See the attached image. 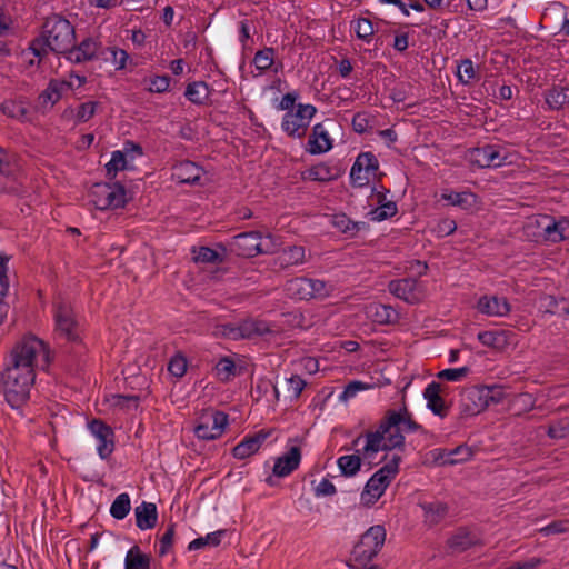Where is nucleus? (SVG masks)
<instances>
[{
	"label": "nucleus",
	"mask_w": 569,
	"mask_h": 569,
	"mask_svg": "<svg viewBox=\"0 0 569 569\" xmlns=\"http://www.w3.org/2000/svg\"><path fill=\"white\" fill-rule=\"evenodd\" d=\"M36 337L17 345L10 356V363L1 373L4 398L11 408L18 409L30 398V390L36 382Z\"/></svg>",
	"instance_id": "obj_1"
},
{
	"label": "nucleus",
	"mask_w": 569,
	"mask_h": 569,
	"mask_svg": "<svg viewBox=\"0 0 569 569\" xmlns=\"http://www.w3.org/2000/svg\"><path fill=\"white\" fill-rule=\"evenodd\" d=\"M403 431L427 433V430L413 420L412 415H407V418H403L400 413H396V410L388 409L377 430L366 431V445L362 449L363 458L372 460L379 451L393 449L403 451L406 440Z\"/></svg>",
	"instance_id": "obj_2"
},
{
	"label": "nucleus",
	"mask_w": 569,
	"mask_h": 569,
	"mask_svg": "<svg viewBox=\"0 0 569 569\" xmlns=\"http://www.w3.org/2000/svg\"><path fill=\"white\" fill-rule=\"evenodd\" d=\"M40 40L42 43L38 48V64L48 51L66 56L69 49H72V43L76 41V31L69 20L59 14H52L41 26L38 44Z\"/></svg>",
	"instance_id": "obj_3"
},
{
	"label": "nucleus",
	"mask_w": 569,
	"mask_h": 569,
	"mask_svg": "<svg viewBox=\"0 0 569 569\" xmlns=\"http://www.w3.org/2000/svg\"><path fill=\"white\" fill-rule=\"evenodd\" d=\"M386 540V529L383 526H371L360 540L353 546L351 551L352 566L369 567L370 561L378 556Z\"/></svg>",
	"instance_id": "obj_4"
},
{
	"label": "nucleus",
	"mask_w": 569,
	"mask_h": 569,
	"mask_svg": "<svg viewBox=\"0 0 569 569\" xmlns=\"http://www.w3.org/2000/svg\"><path fill=\"white\" fill-rule=\"evenodd\" d=\"M89 198L98 210L123 208L127 203L126 189L120 182L94 183L89 191Z\"/></svg>",
	"instance_id": "obj_5"
},
{
	"label": "nucleus",
	"mask_w": 569,
	"mask_h": 569,
	"mask_svg": "<svg viewBox=\"0 0 569 569\" xmlns=\"http://www.w3.org/2000/svg\"><path fill=\"white\" fill-rule=\"evenodd\" d=\"M228 250L242 258H252L262 253L261 234L258 231H248L234 236L228 242Z\"/></svg>",
	"instance_id": "obj_6"
},
{
	"label": "nucleus",
	"mask_w": 569,
	"mask_h": 569,
	"mask_svg": "<svg viewBox=\"0 0 569 569\" xmlns=\"http://www.w3.org/2000/svg\"><path fill=\"white\" fill-rule=\"evenodd\" d=\"M379 169V161L372 152H361L350 171V180L353 187H365L369 183L370 174Z\"/></svg>",
	"instance_id": "obj_7"
},
{
	"label": "nucleus",
	"mask_w": 569,
	"mask_h": 569,
	"mask_svg": "<svg viewBox=\"0 0 569 569\" xmlns=\"http://www.w3.org/2000/svg\"><path fill=\"white\" fill-rule=\"evenodd\" d=\"M388 290L410 305L418 303L422 298V290L418 280L411 277L391 280L388 283Z\"/></svg>",
	"instance_id": "obj_8"
},
{
	"label": "nucleus",
	"mask_w": 569,
	"mask_h": 569,
	"mask_svg": "<svg viewBox=\"0 0 569 569\" xmlns=\"http://www.w3.org/2000/svg\"><path fill=\"white\" fill-rule=\"evenodd\" d=\"M88 428L91 433L99 440L97 450L100 458H109L114 450V433L112 428L101 419H92L88 423Z\"/></svg>",
	"instance_id": "obj_9"
},
{
	"label": "nucleus",
	"mask_w": 569,
	"mask_h": 569,
	"mask_svg": "<svg viewBox=\"0 0 569 569\" xmlns=\"http://www.w3.org/2000/svg\"><path fill=\"white\" fill-rule=\"evenodd\" d=\"M103 47L93 38L83 39L78 46L76 41L72 43V49L66 53V58L72 63H82L84 61H92L101 56Z\"/></svg>",
	"instance_id": "obj_10"
},
{
	"label": "nucleus",
	"mask_w": 569,
	"mask_h": 569,
	"mask_svg": "<svg viewBox=\"0 0 569 569\" xmlns=\"http://www.w3.org/2000/svg\"><path fill=\"white\" fill-rule=\"evenodd\" d=\"M345 173V168L340 161L319 162L302 172V179L311 181L328 182L337 180Z\"/></svg>",
	"instance_id": "obj_11"
},
{
	"label": "nucleus",
	"mask_w": 569,
	"mask_h": 569,
	"mask_svg": "<svg viewBox=\"0 0 569 569\" xmlns=\"http://www.w3.org/2000/svg\"><path fill=\"white\" fill-rule=\"evenodd\" d=\"M461 411L467 416H476L488 408L482 386H471L461 392Z\"/></svg>",
	"instance_id": "obj_12"
},
{
	"label": "nucleus",
	"mask_w": 569,
	"mask_h": 569,
	"mask_svg": "<svg viewBox=\"0 0 569 569\" xmlns=\"http://www.w3.org/2000/svg\"><path fill=\"white\" fill-rule=\"evenodd\" d=\"M470 162L479 168L500 167L506 157H502L498 146L485 144L469 150Z\"/></svg>",
	"instance_id": "obj_13"
},
{
	"label": "nucleus",
	"mask_w": 569,
	"mask_h": 569,
	"mask_svg": "<svg viewBox=\"0 0 569 569\" xmlns=\"http://www.w3.org/2000/svg\"><path fill=\"white\" fill-rule=\"evenodd\" d=\"M228 425V415L223 411H216L207 422H201L194 428V433L202 440H214L219 438Z\"/></svg>",
	"instance_id": "obj_14"
},
{
	"label": "nucleus",
	"mask_w": 569,
	"mask_h": 569,
	"mask_svg": "<svg viewBox=\"0 0 569 569\" xmlns=\"http://www.w3.org/2000/svg\"><path fill=\"white\" fill-rule=\"evenodd\" d=\"M54 319L57 329L63 333L69 341L77 342L79 340V335L76 332L78 323L71 308L59 305L54 313Z\"/></svg>",
	"instance_id": "obj_15"
},
{
	"label": "nucleus",
	"mask_w": 569,
	"mask_h": 569,
	"mask_svg": "<svg viewBox=\"0 0 569 569\" xmlns=\"http://www.w3.org/2000/svg\"><path fill=\"white\" fill-rule=\"evenodd\" d=\"M272 430L262 429L252 436H247L233 449L232 455L237 459H246L256 453L266 439L271 435Z\"/></svg>",
	"instance_id": "obj_16"
},
{
	"label": "nucleus",
	"mask_w": 569,
	"mask_h": 569,
	"mask_svg": "<svg viewBox=\"0 0 569 569\" xmlns=\"http://www.w3.org/2000/svg\"><path fill=\"white\" fill-rule=\"evenodd\" d=\"M71 89V82L51 79L47 88L38 96V101L43 109L52 108L62 98L63 93Z\"/></svg>",
	"instance_id": "obj_17"
},
{
	"label": "nucleus",
	"mask_w": 569,
	"mask_h": 569,
	"mask_svg": "<svg viewBox=\"0 0 569 569\" xmlns=\"http://www.w3.org/2000/svg\"><path fill=\"white\" fill-rule=\"evenodd\" d=\"M300 461L301 449L293 446L284 455L276 459L272 473L280 478L287 477L299 467Z\"/></svg>",
	"instance_id": "obj_18"
},
{
	"label": "nucleus",
	"mask_w": 569,
	"mask_h": 569,
	"mask_svg": "<svg viewBox=\"0 0 569 569\" xmlns=\"http://www.w3.org/2000/svg\"><path fill=\"white\" fill-rule=\"evenodd\" d=\"M1 110L8 117L22 122H31L36 112V108L32 103L21 98L2 102Z\"/></svg>",
	"instance_id": "obj_19"
},
{
	"label": "nucleus",
	"mask_w": 569,
	"mask_h": 569,
	"mask_svg": "<svg viewBox=\"0 0 569 569\" xmlns=\"http://www.w3.org/2000/svg\"><path fill=\"white\" fill-rule=\"evenodd\" d=\"M332 139L322 123H317L308 140V152L311 154H321L332 149Z\"/></svg>",
	"instance_id": "obj_20"
},
{
	"label": "nucleus",
	"mask_w": 569,
	"mask_h": 569,
	"mask_svg": "<svg viewBox=\"0 0 569 569\" xmlns=\"http://www.w3.org/2000/svg\"><path fill=\"white\" fill-rule=\"evenodd\" d=\"M477 309L487 316L502 317L510 312V303L506 298L482 296L477 302Z\"/></svg>",
	"instance_id": "obj_21"
},
{
	"label": "nucleus",
	"mask_w": 569,
	"mask_h": 569,
	"mask_svg": "<svg viewBox=\"0 0 569 569\" xmlns=\"http://www.w3.org/2000/svg\"><path fill=\"white\" fill-rule=\"evenodd\" d=\"M441 385L432 381L429 383L425 391L423 397L427 400V407L432 413L443 418L448 413V407L445 405L443 399L440 396Z\"/></svg>",
	"instance_id": "obj_22"
},
{
	"label": "nucleus",
	"mask_w": 569,
	"mask_h": 569,
	"mask_svg": "<svg viewBox=\"0 0 569 569\" xmlns=\"http://www.w3.org/2000/svg\"><path fill=\"white\" fill-rule=\"evenodd\" d=\"M201 176L202 169L189 160L181 161L173 168V177L181 183L197 184Z\"/></svg>",
	"instance_id": "obj_23"
},
{
	"label": "nucleus",
	"mask_w": 569,
	"mask_h": 569,
	"mask_svg": "<svg viewBox=\"0 0 569 569\" xmlns=\"http://www.w3.org/2000/svg\"><path fill=\"white\" fill-rule=\"evenodd\" d=\"M136 525L140 530H148L156 527L158 521L157 506L152 502L143 501L134 509Z\"/></svg>",
	"instance_id": "obj_24"
},
{
	"label": "nucleus",
	"mask_w": 569,
	"mask_h": 569,
	"mask_svg": "<svg viewBox=\"0 0 569 569\" xmlns=\"http://www.w3.org/2000/svg\"><path fill=\"white\" fill-rule=\"evenodd\" d=\"M309 124L303 116H297L296 111L286 112L282 119L281 128L291 138L305 137Z\"/></svg>",
	"instance_id": "obj_25"
},
{
	"label": "nucleus",
	"mask_w": 569,
	"mask_h": 569,
	"mask_svg": "<svg viewBox=\"0 0 569 569\" xmlns=\"http://www.w3.org/2000/svg\"><path fill=\"white\" fill-rule=\"evenodd\" d=\"M388 189L376 191L378 208L373 209L370 214L373 221H383L397 214L398 208L396 202L387 200Z\"/></svg>",
	"instance_id": "obj_26"
},
{
	"label": "nucleus",
	"mask_w": 569,
	"mask_h": 569,
	"mask_svg": "<svg viewBox=\"0 0 569 569\" xmlns=\"http://www.w3.org/2000/svg\"><path fill=\"white\" fill-rule=\"evenodd\" d=\"M513 336L510 330L481 331L478 333V340L483 346L502 350L511 342Z\"/></svg>",
	"instance_id": "obj_27"
},
{
	"label": "nucleus",
	"mask_w": 569,
	"mask_h": 569,
	"mask_svg": "<svg viewBox=\"0 0 569 569\" xmlns=\"http://www.w3.org/2000/svg\"><path fill=\"white\" fill-rule=\"evenodd\" d=\"M479 543V539L466 528H459L447 541L453 552H463Z\"/></svg>",
	"instance_id": "obj_28"
},
{
	"label": "nucleus",
	"mask_w": 569,
	"mask_h": 569,
	"mask_svg": "<svg viewBox=\"0 0 569 569\" xmlns=\"http://www.w3.org/2000/svg\"><path fill=\"white\" fill-rule=\"evenodd\" d=\"M473 455L471 448L466 445H460L451 450H442L437 457L436 461L440 465H457L469 460Z\"/></svg>",
	"instance_id": "obj_29"
},
{
	"label": "nucleus",
	"mask_w": 569,
	"mask_h": 569,
	"mask_svg": "<svg viewBox=\"0 0 569 569\" xmlns=\"http://www.w3.org/2000/svg\"><path fill=\"white\" fill-rule=\"evenodd\" d=\"M541 222H538L539 226L542 227L543 233L547 240L557 243L566 239V236L563 234L565 228L562 227V223H568L567 219L555 221L552 217L543 216L541 218Z\"/></svg>",
	"instance_id": "obj_30"
},
{
	"label": "nucleus",
	"mask_w": 569,
	"mask_h": 569,
	"mask_svg": "<svg viewBox=\"0 0 569 569\" xmlns=\"http://www.w3.org/2000/svg\"><path fill=\"white\" fill-rule=\"evenodd\" d=\"M545 101L551 110H560L569 103V88L552 86L545 92Z\"/></svg>",
	"instance_id": "obj_31"
},
{
	"label": "nucleus",
	"mask_w": 569,
	"mask_h": 569,
	"mask_svg": "<svg viewBox=\"0 0 569 569\" xmlns=\"http://www.w3.org/2000/svg\"><path fill=\"white\" fill-rule=\"evenodd\" d=\"M242 339L262 337L272 332L269 325L263 320L247 319L240 322Z\"/></svg>",
	"instance_id": "obj_32"
},
{
	"label": "nucleus",
	"mask_w": 569,
	"mask_h": 569,
	"mask_svg": "<svg viewBox=\"0 0 569 569\" xmlns=\"http://www.w3.org/2000/svg\"><path fill=\"white\" fill-rule=\"evenodd\" d=\"M288 295L299 300L311 299L312 289L309 287V278L298 277L291 279L286 284Z\"/></svg>",
	"instance_id": "obj_33"
},
{
	"label": "nucleus",
	"mask_w": 569,
	"mask_h": 569,
	"mask_svg": "<svg viewBox=\"0 0 569 569\" xmlns=\"http://www.w3.org/2000/svg\"><path fill=\"white\" fill-rule=\"evenodd\" d=\"M425 511V522L430 527L438 525L448 515V506L445 502H430L421 505Z\"/></svg>",
	"instance_id": "obj_34"
},
{
	"label": "nucleus",
	"mask_w": 569,
	"mask_h": 569,
	"mask_svg": "<svg viewBox=\"0 0 569 569\" xmlns=\"http://www.w3.org/2000/svg\"><path fill=\"white\" fill-rule=\"evenodd\" d=\"M210 94L209 86L204 81H194L189 83L186 88V98L197 104L202 106L206 103Z\"/></svg>",
	"instance_id": "obj_35"
},
{
	"label": "nucleus",
	"mask_w": 569,
	"mask_h": 569,
	"mask_svg": "<svg viewBox=\"0 0 569 569\" xmlns=\"http://www.w3.org/2000/svg\"><path fill=\"white\" fill-rule=\"evenodd\" d=\"M388 486L389 480H386V478L379 477L373 473L371 478L367 481L365 486V491L362 493V498L365 497V493L370 496V499L366 503H375L383 495Z\"/></svg>",
	"instance_id": "obj_36"
},
{
	"label": "nucleus",
	"mask_w": 569,
	"mask_h": 569,
	"mask_svg": "<svg viewBox=\"0 0 569 569\" xmlns=\"http://www.w3.org/2000/svg\"><path fill=\"white\" fill-rule=\"evenodd\" d=\"M331 223L340 232L351 237L367 227L366 222H355L345 213L333 214L331 218Z\"/></svg>",
	"instance_id": "obj_37"
},
{
	"label": "nucleus",
	"mask_w": 569,
	"mask_h": 569,
	"mask_svg": "<svg viewBox=\"0 0 569 569\" xmlns=\"http://www.w3.org/2000/svg\"><path fill=\"white\" fill-rule=\"evenodd\" d=\"M373 321L379 325H395L399 321V312L391 306L377 305L373 307Z\"/></svg>",
	"instance_id": "obj_38"
},
{
	"label": "nucleus",
	"mask_w": 569,
	"mask_h": 569,
	"mask_svg": "<svg viewBox=\"0 0 569 569\" xmlns=\"http://www.w3.org/2000/svg\"><path fill=\"white\" fill-rule=\"evenodd\" d=\"M126 569H150V556L133 546L126 556Z\"/></svg>",
	"instance_id": "obj_39"
},
{
	"label": "nucleus",
	"mask_w": 569,
	"mask_h": 569,
	"mask_svg": "<svg viewBox=\"0 0 569 569\" xmlns=\"http://www.w3.org/2000/svg\"><path fill=\"white\" fill-rule=\"evenodd\" d=\"M361 457L359 455H347L338 459L337 463L345 477L356 476L361 468Z\"/></svg>",
	"instance_id": "obj_40"
},
{
	"label": "nucleus",
	"mask_w": 569,
	"mask_h": 569,
	"mask_svg": "<svg viewBox=\"0 0 569 569\" xmlns=\"http://www.w3.org/2000/svg\"><path fill=\"white\" fill-rule=\"evenodd\" d=\"M192 252L194 254L193 261L197 263H222L224 261L223 256L209 247L193 248Z\"/></svg>",
	"instance_id": "obj_41"
},
{
	"label": "nucleus",
	"mask_w": 569,
	"mask_h": 569,
	"mask_svg": "<svg viewBox=\"0 0 569 569\" xmlns=\"http://www.w3.org/2000/svg\"><path fill=\"white\" fill-rule=\"evenodd\" d=\"M131 509L130 497L128 493H120L110 507V515L117 519H124Z\"/></svg>",
	"instance_id": "obj_42"
},
{
	"label": "nucleus",
	"mask_w": 569,
	"mask_h": 569,
	"mask_svg": "<svg viewBox=\"0 0 569 569\" xmlns=\"http://www.w3.org/2000/svg\"><path fill=\"white\" fill-rule=\"evenodd\" d=\"M226 535V530H218L211 533H208L206 537H199L192 540L189 546L188 550H199L206 546H212L217 547L221 542V538Z\"/></svg>",
	"instance_id": "obj_43"
},
{
	"label": "nucleus",
	"mask_w": 569,
	"mask_h": 569,
	"mask_svg": "<svg viewBox=\"0 0 569 569\" xmlns=\"http://www.w3.org/2000/svg\"><path fill=\"white\" fill-rule=\"evenodd\" d=\"M306 385V381L300 376L293 375L284 379L282 389L291 400H296L300 397Z\"/></svg>",
	"instance_id": "obj_44"
},
{
	"label": "nucleus",
	"mask_w": 569,
	"mask_h": 569,
	"mask_svg": "<svg viewBox=\"0 0 569 569\" xmlns=\"http://www.w3.org/2000/svg\"><path fill=\"white\" fill-rule=\"evenodd\" d=\"M442 198L450 204L468 209L476 202V194L472 192H450L442 194Z\"/></svg>",
	"instance_id": "obj_45"
},
{
	"label": "nucleus",
	"mask_w": 569,
	"mask_h": 569,
	"mask_svg": "<svg viewBox=\"0 0 569 569\" xmlns=\"http://www.w3.org/2000/svg\"><path fill=\"white\" fill-rule=\"evenodd\" d=\"M274 49L266 47L258 50L253 58V63L259 71H267L274 62Z\"/></svg>",
	"instance_id": "obj_46"
},
{
	"label": "nucleus",
	"mask_w": 569,
	"mask_h": 569,
	"mask_svg": "<svg viewBox=\"0 0 569 569\" xmlns=\"http://www.w3.org/2000/svg\"><path fill=\"white\" fill-rule=\"evenodd\" d=\"M127 168L126 154L122 151L112 152L111 160L106 164V172L109 180H113L117 172Z\"/></svg>",
	"instance_id": "obj_47"
},
{
	"label": "nucleus",
	"mask_w": 569,
	"mask_h": 569,
	"mask_svg": "<svg viewBox=\"0 0 569 569\" xmlns=\"http://www.w3.org/2000/svg\"><path fill=\"white\" fill-rule=\"evenodd\" d=\"M101 56H104V60H111L117 70L123 69L129 58L126 50L118 48H103Z\"/></svg>",
	"instance_id": "obj_48"
},
{
	"label": "nucleus",
	"mask_w": 569,
	"mask_h": 569,
	"mask_svg": "<svg viewBox=\"0 0 569 569\" xmlns=\"http://www.w3.org/2000/svg\"><path fill=\"white\" fill-rule=\"evenodd\" d=\"M42 357V365L40 369L44 372H50V366L56 358V351L52 350L48 342L38 338V356Z\"/></svg>",
	"instance_id": "obj_49"
},
{
	"label": "nucleus",
	"mask_w": 569,
	"mask_h": 569,
	"mask_svg": "<svg viewBox=\"0 0 569 569\" xmlns=\"http://www.w3.org/2000/svg\"><path fill=\"white\" fill-rule=\"evenodd\" d=\"M400 461H401V456L393 455L391 457V459L385 466H382L378 471L375 472V475L386 478V480H389V483H390L391 480L399 472Z\"/></svg>",
	"instance_id": "obj_50"
},
{
	"label": "nucleus",
	"mask_w": 569,
	"mask_h": 569,
	"mask_svg": "<svg viewBox=\"0 0 569 569\" xmlns=\"http://www.w3.org/2000/svg\"><path fill=\"white\" fill-rule=\"evenodd\" d=\"M547 435L551 439H563L569 435V418H562L553 423H550Z\"/></svg>",
	"instance_id": "obj_51"
},
{
	"label": "nucleus",
	"mask_w": 569,
	"mask_h": 569,
	"mask_svg": "<svg viewBox=\"0 0 569 569\" xmlns=\"http://www.w3.org/2000/svg\"><path fill=\"white\" fill-rule=\"evenodd\" d=\"M356 34L359 39L369 42L375 33L372 22L367 18H359L355 26Z\"/></svg>",
	"instance_id": "obj_52"
},
{
	"label": "nucleus",
	"mask_w": 569,
	"mask_h": 569,
	"mask_svg": "<svg viewBox=\"0 0 569 569\" xmlns=\"http://www.w3.org/2000/svg\"><path fill=\"white\" fill-rule=\"evenodd\" d=\"M457 76L462 84H469L476 78L473 63L470 59H465L458 66Z\"/></svg>",
	"instance_id": "obj_53"
},
{
	"label": "nucleus",
	"mask_w": 569,
	"mask_h": 569,
	"mask_svg": "<svg viewBox=\"0 0 569 569\" xmlns=\"http://www.w3.org/2000/svg\"><path fill=\"white\" fill-rule=\"evenodd\" d=\"M214 333L231 340L242 339L241 328L239 325L223 323L216 327Z\"/></svg>",
	"instance_id": "obj_54"
},
{
	"label": "nucleus",
	"mask_w": 569,
	"mask_h": 569,
	"mask_svg": "<svg viewBox=\"0 0 569 569\" xmlns=\"http://www.w3.org/2000/svg\"><path fill=\"white\" fill-rule=\"evenodd\" d=\"M217 373L221 376L222 381H228L236 376V365L229 357H222L216 366Z\"/></svg>",
	"instance_id": "obj_55"
},
{
	"label": "nucleus",
	"mask_w": 569,
	"mask_h": 569,
	"mask_svg": "<svg viewBox=\"0 0 569 569\" xmlns=\"http://www.w3.org/2000/svg\"><path fill=\"white\" fill-rule=\"evenodd\" d=\"M547 308V311L552 315L569 317V305L565 298L557 299L553 296H549Z\"/></svg>",
	"instance_id": "obj_56"
},
{
	"label": "nucleus",
	"mask_w": 569,
	"mask_h": 569,
	"mask_svg": "<svg viewBox=\"0 0 569 569\" xmlns=\"http://www.w3.org/2000/svg\"><path fill=\"white\" fill-rule=\"evenodd\" d=\"M168 370L174 377L181 378L182 376H184L187 371L186 357L182 356L181 353H177L176 356H173L169 361Z\"/></svg>",
	"instance_id": "obj_57"
},
{
	"label": "nucleus",
	"mask_w": 569,
	"mask_h": 569,
	"mask_svg": "<svg viewBox=\"0 0 569 569\" xmlns=\"http://www.w3.org/2000/svg\"><path fill=\"white\" fill-rule=\"evenodd\" d=\"M174 533H176V525L169 523L166 532L163 533V536L160 539V548L158 551L159 557H163L170 551V549L173 545Z\"/></svg>",
	"instance_id": "obj_58"
},
{
	"label": "nucleus",
	"mask_w": 569,
	"mask_h": 569,
	"mask_svg": "<svg viewBox=\"0 0 569 569\" xmlns=\"http://www.w3.org/2000/svg\"><path fill=\"white\" fill-rule=\"evenodd\" d=\"M283 260L287 264L302 263L305 260V248L301 246H291L283 251Z\"/></svg>",
	"instance_id": "obj_59"
},
{
	"label": "nucleus",
	"mask_w": 569,
	"mask_h": 569,
	"mask_svg": "<svg viewBox=\"0 0 569 569\" xmlns=\"http://www.w3.org/2000/svg\"><path fill=\"white\" fill-rule=\"evenodd\" d=\"M482 388L485 391L488 407L491 405L501 403L502 400L505 399L506 392L502 387H500V386H491V387L482 386Z\"/></svg>",
	"instance_id": "obj_60"
},
{
	"label": "nucleus",
	"mask_w": 569,
	"mask_h": 569,
	"mask_svg": "<svg viewBox=\"0 0 569 569\" xmlns=\"http://www.w3.org/2000/svg\"><path fill=\"white\" fill-rule=\"evenodd\" d=\"M470 369L468 367L445 369L437 373V378L447 381H459L466 377Z\"/></svg>",
	"instance_id": "obj_61"
},
{
	"label": "nucleus",
	"mask_w": 569,
	"mask_h": 569,
	"mask_svg": "<svg viewBox=\"0 0 569 569\" xmlns=\"http://www.w3.org/2000/svg\"><path fill=\"white\" fill-rule=\"evenodd\" d=\"M370 388L371 385L365 383L359 380H353L346 386L343 392L340 396V399L346 401L350 398H353L359 391L368 390Z\"/></svg>",
	"instance_id": "obj_62"
},
{
	"label": "nucleus",
	"mask_w": 569,
	"mask_h": 569,
	"mask_svg": "<svg viewBox=\"0 0 569 569\" xmlns=\"http://www.w3.org/2000/svg\"><path fill=\"white\" fill-rule=\"evenodd\" d=\"M457 230V222L450 218H442L438 221L435 227V231L438 237H447L452 234Z\"/></svg>",
	"instance_id": "obj_63"
},
{
	"label": "nucleus",
	"mask_w": 569,
	"mask_h": 569,
	"mask_svg": "<svg viewBox=\"0 0 569 569\" xmlns=\"http://www.w3.org/2000/svg\"><path fill=\"white\" fill-rule=\"evenodd\" d=\"M169 84H170L169 76H167V74L154 76L153 78L150 79V87L148 88V90L150 92L162 93L169 89Z\"/></svg>",
	"instance_id": "obj_64"
}]
</instances>
